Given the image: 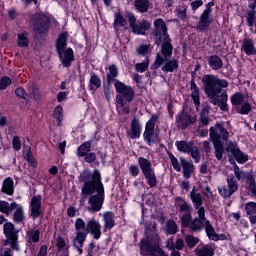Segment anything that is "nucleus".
Here are the masks:
<instances>
[{
	"label": "nucleus",
	"instance_id": "obj_23",
	"mask_svg": "<svg viewBox=\"0 0 256 256\" xmlns=\"http://www.w3.org/2000/svg\"><path fill=\"white\" fill-rule=\"evenodd\" d=\"M134 7L138 13H148L151 9V0H135Z\"/></svg>",
	"mask_w": 256,
	"mask_h": 256
},
{
	"label": "nucleus",
	"instance_id": "obj_1",
	"mask_svg": "<svg viewBox=\"0 0 256 256\" xmlns=\"http://www.w3.org/2000/svg\"><path fill=\"white\" fill-rule=\"evenodd\" d=\"M80 183H84L80 193V205H85L88 198V211L97 213L103 209L105 201V186L101 182V172L84 170L78 177Z\"/></svg>",
	"mask_w": 256,
	"mask_h": 256
},
{
	"label": "nucleus",
	"instance_id": "obj_14",
	"mask_svg": "<svg viewBox=\"0 0 256 256\" xmlns=\"http://www.w3.org/2000/svg\"><path fill=\"white\" fill-rule=\"evenodd\" d=\"M141 131H143V126H141L139 118L134 117L131 120L130 129L126 132L128 139H139L141 137Z\"/></svg>",
	"mask_w": 256,
	"mask_h": 256
},
{
	"label": "nucleus",
	"instance_id": "obj_52",
	"mask_svg": "<svg viewBox=\"0 0 256 256\" xmlns=\"http://www.w3.org/2000/svg\"><path fill=\"white\" fill-rule=\"evenodd\" d=\"M247 215H256V203L248 202L245 206Z\"/></svg>",
	"mask_w": 256,
	"mask_h": 256
},
{
	"label": "nucleus",
	"instance_id": "obj_56",
	"mask_svg": "<svg viewBox=\"0 0 256 256\" xmlns=\"http://www.w3.org/2000/svg\"><path fill=\"white\" fill-rule=\"evenodd\" d=\"M18 45L19 47H29V39L26 38L25 34L18 35Z\"/></svg>",
	"mask_w": 256,
	"mask_h": 256
},
{
	"label": "nucleus",
	"instance_id": "obj_7",
	"mask_svg": "<svg viewBox=\"0 0 256 256\" xmlns=\"http://www.w3.org/2000/svg\"><path fill=\"white\" fill-rule=\"evenodd\" d=\"M49 17L43 13L32 15L30 19V29L37 35H45L49 31Z\"/></svg>",
	"mask_w": 256,
	"mask_h": 256
},
{
	"label": "nucleus",
	"instance_id": "obj_38",
	"mask_svg": "<svg viewBox=\"0 0 256 256\" xmlns=\"http://www.w3.org/2000/svg\"><path fill=\"white\" fill-rule=\"evenodd\" d=\"M91 151V141H86L78 147L77 155L79 157H85Z\"/></svg>",
	"mask_w": 256,
	"mask_h": 256
},
{
	"label": "nucleus",
	"instance_id": "obj_53",
	"mask_svg": "<svg viewBox=\"0 0 256 256\" xmlns=\"http://www.w3.org/2000/svg\"><path fill=\"white\" fill-rule=\"evenodd\" d=\"M39 235H41L39 230H32L28 232V237L33 241V243H39Z\"/></svg>",
	"mask_w": 256,
	"mask_h": 256
},
{
	"label": "nucleus",
	"instance_id": "obj_28",
	"mask_svg": "<svg viewBox=\"0 0 256 256\" xmlns=\"http://www.w3.org/2000/svg\"><path fill=\"white\" fill-rule=\"evenodd\" d=\"M116 103L118 105V111H121L123 115H129V113H131V108L129 107V104L127 103V101L121 98V95H116Z\"/></svg>",
	"mask_w": 256,
	"mask_h": 256
},
{
	"label": "nucleus",
	"instance_id": "obj_9",
	"mask_svg": "<svg viewBox=\"0 0 256 256\" xmlns=\"http://www.w3.org/2000/svg\"><path fill=\"white\" fill-rule=\"evenodd\" d=\"M157 121H159V117L157 115H153L145 125L143 139L149 147H151L153 143H157L159 141V134L155 132V125L157 124Z\"/></svg>",
	"mask_w": 256,
	"mask_h": 256
},
{
	"label": "nucleus",
	"instance_id": "obj_59",
	"mask_svg": "<svg viewBox=\"0 0 256 256\" xmlns=\"http://www.w3.org/2000/svg\"><path fill=\"white\" fill-rule=\"evenodd\" d=\"M250 111H251V104H249V102L242 104L240 109V113L242 115H248Z\"/></svg>",
	"mask_w": 256,
	"mask_h": 256
},
{
	"label": "nucleus",
	"instance_id": "obj_46",
	"mask_svg": "<svg viewBox=\"0 0 256 256\" xmlns=\"http://www.w3.org/2000/svg\"><path fill=\"white\" fill-rule=\"evenodd\" d=\"M185 241H186L188 247L190 249H193V247H195V245H197V243H199V238H196L193 235H187L185 237Z\"/></svg>",
	"mask_w": 256,
	"mask_h": 256
},
{
	"label": "nucleus",
	"instance_id": "obj_36",
	"mask_svg": "<svg viewBox=\"0 0 256 256\" xmlns=\"http://www.w3.org/2000/svg\"><path fill=\"white\" fill-rule=\"evenodd\" d=\"M197 256H213L215 255V249L210 245L203 246L201 248H197L195 250Z\"/></svg>",
	"mask_w": 256,
	"mask_h": 256
},
{
	"label": "nucleus",
	"instance_id": "obj_22",
	"mask_svg": "<svg viewBox=\"0 0 256 256\" xmlns=\"http://www.w3.org/2000/svg\"><path fill=\"white\" fill-rule=\"evenodd\" d=\"M1 192L9 196L15 193V182L13 181V178L7 177L6 179H4Z\"/></svg>",
	"mask_w": 256,
	"mask_h": 256
},
{
	"label": "nucleus",
	"instance_id": "obj_35",
	"mask_svg": "<svg viewBox=\"0 0 256 256\" xmlns=\"http://www.w3.org/2000/svg\"><path fill=\"white\" fill-rule=\"evenodd\" d=\"M205 231L211 241H219V236H217V233H215V228H213V225H211L209 220L205 221Z\"/></svg>",
	"mask_w": 256,
	"mask_h": 256
},
{
	"label": "nucleus",
	"instance_id": "obj_40",
	"mask_svg": "<svg viewBox=\"0 0 256 256\" xmlns=\"http://www.w3.org/2000/svg\"><path fill=\"white\" fill-rule=\"evenodd\" d=\"M230 101L232 105L239 107V105H242L243 101H245V95H243L241 92H236L231 96Z\"/></svg>",
	"mask_w": 256,
	"mask_h": 256
},
{
	"label": "nucleus",
	"instance_id": "obj_61",
	"mask_svg": "<svg viewBox=\"0 0 256 256\" xmlns=\"http://www.w3.org/2000/svg\"><path fill=\"white\" fill-rule=\"evenodd\" d=\"M16 97H19L20 99H27V92H25V89L23 88H17L15 90Z\"/></svg>",
	"mask_w": 256,
	"mask_h": 256
},
{
	"label": "nucleus",
	"instance_id": "obj_55",
	"mask_svg": "<svg viewBox=\"0 0 256 256\" xmlns=\"http://www.w3.org/2000/svg\"><path fill=\"white\" fill-rule=\"evenodd\" d=\"M192 210L193 207H191V205H189V203H187L185 200H183V202L179 204V211H181L182 213H191Z\"/></svg>",
	"mask_w": 256,
	"mask_h": 256
},
{
	"label": "nucleus",
	"instance_id": "obj_16",
	"mask_svg": "<svg viewBox=\"0 0 256 256\" xmlns=\"http://www.w3.org/2000/svg\"><path fill=\"white\" fill-rule=\"evenodd\" d=\"M211 23H213V18H211V10H204L200 15V19L196 27L199 31L204 32L211 27Z\"/></svg>",
	"mask_w": 256,
	"mask_h": 256
},
{
	"label": "nucleus",
	"instance_id": "obj_49",
	"mask_svg": "<svg viewBox=\"0 0 256 256\" xmlns=\"http://www.w3.org/2000/svg\"><path fill=\"white\" fill-rule=\"evenodd\" d=\"M147 69H149V61L135 64V70L137 71V73H145Z\"/></svg>",
	"mask_w": 256,
	"mask_h": 256
},
{
	"label": "nucleus",
	"instance_id": "obj_41",
	"mask_svg": "<svg viewBox=\"0 0 256 256\" xmlns=\"http://www.w3.org/2000/svg\"><path fill=\"white\" fill-rule=\"evenodd\" d=\"M119 75V69H117L116 65H111L109 67V73L107 74V81L109 84L113 83V81H117L115 80L116 77H118Z\"/></svg>",
	"mask_w": 256,
	"mask_h": 256
},
{
	"label": "nucleus",
	"instance_id": "obj_5",
	"mask_svg": "<svg viewBox=\"0 0 256 256\" xmlns=\"http://www.w3.org/2000/svg\"><path fill=\"white\" fill-rule=\"evenodd\" d=\"M157 224H153L154 233L147 239L141 240L140 254L142 256H169L165 253V250L161 248V237L155 230Z\"/></svg>",
	"mask_w": 256,
	"mask_h": 256
},
{
	"label": "nucleus",
	"instance_id": "obj_13",
	"mask_svg": "<svg viewBox=\"0 0 256 256\" xmlns=\"http://www.w3.org/2000/svg\"><path fill=\"white\" fill-rule=\"evenodd\" d=\"M228 188L227 186H223L222 188H218L219 194L224 199H227L233 195L239 189V185L237 184V181L235 180L234 175H230L227 178Z\"/></svg>",
	"mask_w": 256,
	"mask_h": 256
},
{
	"label": "nucleus",
	"instance_id": "obj_21",
	"mask_svg": "<svg viewBox=\"0 0 256 256\" xmlns=\"http://www.w3.org/2000/svg\"><path fill=\"white\" fill-rule=\"evenodd\" d=\"M180 163L183 169V176L186 179H191V174L193 171H195V165H193L191 162H188V160L183 157H180Z\"/></svg>",
	"mask_w": 256,
	"mask_h": 256
},
{
	"label": "nucleus",
	"instance_id": "obj_19",
	"mask_svg": "<svg viewBox=\"0 0 256 256\" xmlns=\"http://www.w3.org/2000/svg\"><path fill=\"white\" fill-rule=\"evenodd\" d=\"M149 29H151V23L147 20H142L131 28L132 33H135L136 35H145Z\"/></svg>",
	"mask_w": 256,
	"mask_h": 256
},
{
	"label": "nucleus",
	"instance_id": "obj_44",
	"mask_svg": "<svg viewBox=\"0 0 256 256\" xmlns=\"http://www.w3.org/2000/svg\"><path fill=\"white\" fill-rule=\"evenodd\" d=\"M193 217L191 216V213H185L181 216L180 220H181V225L183 227H189L191 226Z\"/></svg>",
	"mask_w": 256,
	"mask_h": 256
},
{
	"label": "nucleus",
	"instance_id": "obj_29",
	"mask_svg": "<svg viewBox=\"0 0 256 256\" xmlns=\"http://www.w3.org/2000/svg\"><path fill=\"white\" fill-rule=\"evenodd\" d=\"M175 146L180 153H191V149L194 147L193 142H187L185 140L176 141Z\"/></svg>",
	"mask_w": 256,
	"mask_h": 256
},
{
	"label": "nucleus",
	"instance_id": "obj_47",
	"mask_svg": "<svg viewBox=\"0 0 256 256\" xmlns=\"http://www.w3.org/2000/svg\"><path fill=\"white\" fill-rule=\"evenodd\" d=\"M168 156L171 161L173 169H175V171H177V173H180L181 165L179 164V160H177V158L171 153H168Z\"/></svg>",
	"mask_w": 256,
	"mask_h": 256
},
{
	"label": "nucleus",
	"instance_id": "obj_20",
	"mask_svg": "<svg viewBox=\"0 0 256 256\" xmlns=\"http://www.w3.org/2000/svg\"><path fill=\"white\" fill-rule=\"evenodd\" d=\"M41 215V196H33L31 199V217L37 219Z\"/></svg>",
	"mask_w": 256,
	"mask_h": 256
},
{
	"label": "nucleus",
	"instance_id": "obj_50",
	"mask_svg": "<svg viewBox=\"0 0 256 256\" xmlns=\"http://www.w3.org/2000/svg\"><path fill=\"white\" fill-rule=\"evenodd\" d=\"M167 232L170 235H175L177 233V223H175L173 220H169L166 224Z\"/></svg>",
	"mask_w": 256,
	"mask_h": 256
},
{
	"label": "nucleus",
	"instance_id": "obj_3",
	"mask_svg": "<svg viewBox=\"0 0 256 256\" xmlns=\"http://www.w3.org/2000/svg\"><path fill=\"white\" fill-rule=\"evenodd\" d=\"M76 236L73 237V247L77 249L80 255L83 253V247L89 233L94 239H101V224L97 219L92 218L85 223L81 218H77L75 222Z\"/></svg>",
	"mask_w": 256,
	"mask_h": 256
},
{
	"label": "nucleus",
	"instance_id": "obj_42",
	"mask_svg": "<svg viewBox=\"0 0 256 256\" xmlns=\"http://www.w3.org/2000/svg\"><path fill=\"white\" fill-rule=\"evenodd\" d=\"M190 89L192 91V99L194 101V105H199V88H197V84H195V80H191Z\"/></svg>",
	"mask_w": 256,
	"mask_h": 256
},
{
	"label": "nucleus",
	"instance_id": "obj_57",
	"mask_svg": "<svg viewBox=\"0 0 256 256\" xmlns=\"http://www.w3.org/2000/svg\"><path fill=\"white\" fill-rule=\"evenodd\" d=\"M9 85H11V79L9 77H3L0 80V90L1 91L7 89V87H9Z\"/></svg>",
	"mask_w": 256,
	"mask_h": 256
},
{
	"label": "nucleus",
	"instance_id": "obj_54",
	"mask_svg": "<svg viewBox=\"0 0 256 256\" xmlns=\"http://www.w3.org/2000/svg\"><path fill=\"white\" fill-rule=\"evenodd\" d=\"M246 21L248 27H253V25H255V11L251 10L247 13Z\"/></svg>",
	"mask_w": 256,
	"mask_h": 256
},
{
	"label": "nucleus",
	"instance_id": "obj_63",
	"mask_svg": "<svg viewBox=\"0 0 256 256\" xmlns=\"http://www.w3.org/2000/svg\"><path fill=\"white\" fill-rule=\"evenodd\" d=\"M0 256H13L11 248H0Z\"/></svg>",
	"mask_w": 256,
	"mask_h": 256
},
{
	"label": "nucleus",
	"instance_id": "obj_60",
	"mask_svg": "<svg viewBox=\"0 0 256 256\" xmlns=\"http://www.w3.org/2000/svg\"><path fill=\"white\" fill-rule=\"evenodd\" d=\"M84 157L86 163H95V161L97 160V154H95L94 152L88 153Z\"/></svg>",
	"mask_w": 256,
	"mask_h": 256
},
{
	"label": "nucleus",
	"instance_id": "obj_48",
	"mask_svg": "<svg viewBox=\"0 0 256 256\" xmlns=\"http://www.w3.org/2000/svg\"><path fill=\"white\" fill-rule=\"evenodd\" d=\"M54 118L56 119L58 125H61L63 121V107L57 106L54 110Z\"/></svg>",
	"mask_w": 256,
	"mask_h": 256
},
{
	"label": "nucleus",
	"instance_id": "obj_51",
	"mask_svg": "<svg viewBox=\"0 0 256 256\" xmlns=\"http://www.w3.org/2000/svg\"><path fill=\"white\" fill-rule=\"evenodd\" d=\"M190 155L192 159H194L195 163H199V161H201V154H199V148L197 146L191 148Z\"/></svg>",
	"mask_w": 256,
	"mask_h": 256
},
{
	"label": "nucleus",
	"instance_id": "obj_62",
	"mask_svg": "<svg viewBox=\"0 0 256 256\" xmlns=\"http://www.w3.org/2000/svg\"><path fill=\"white\" fill-rule=\"evenodd\" d=\"M13 147L15 151H19L21 149V140L19 139V136H15L12 140Z\"/></svg>",
	"mask_w": 256,
	"mask_h": 256
},
{
	"label": "nucleus",
	"instance_id": "obj_2",
	"mask_svg": "<svg viewBox=\"0 0 256 256\" xmlns=\"http://www.w3.org/2000/svg\"><path fill=\"white\" fill-rule=\"evenodd\" d=\"M152 37L158 47L161 45V51L157 54L153 64L154 69H159L165 61H169L173 57V44L171 43V37L167 33V24L163 19L158 18L154 21Z\"/></svg>",
	"mask_w": 256,
	"mask_h": 256
},
{
	"label": "nucleus",
	"instance_id": "obj_30",
	"mask_svg": "<svg viewBox=\"0 0 256 256\" xmlns=\"http://www.w3.org/2000/svg\"><path fill=\"white\" fill-rule=\"evenodd\" d=\"M17 209V203L13 202L9 204L7 201L0 200V213H4V215H9L11 211H15Z\"/></svg>",
	"mask_w": 256,
	"mask_h": 256
},
{
	"label": "nucleus",
	"instance_id": "obj_4",
	"mask_svg": "<svg viewBox=\"0 0 256 256\" xmlns=\"http://www.w3.org/2000/svg\"><path fill=\"white\" fill-rule=\"evenodd\" d=\"M209 136L214 147V155L217 161H225L227 157H223L225 154V145L222 141L229 139V131H227L223 125L217 123L215 126L210 127Z\"/></svg>",
	"mask_w": 256,
	"mask_h": 256
},
{
	"label": "nucleus",
	"instance_id": "obj_58",
	"mask_svg": "<svg viewBox=\"0 0 256 256\" xmlns=\"http://www.w3.org/2000/svg\"><path fill=\"white\" fill-rule=\"evenodd\" d=\"M127 19L130 25V29L133 28L137 24V17H135V14L133 12L127 13Z\"/></svg>",
	"mask_w": 256,
	"mask_h": 256
},
{
	"label": "nucleus",
	"instance_id": "obj_45",
	"mask_svg": "<svg viewBox=\"0 0 256 256\" xmlns=\"http://www.w3.org/2000/svg\"><path fill=\"white\" fill-rule=\"evenodd\" d=\"M234 175L238 181H241V179H247V177L251 176V174L241 171L237 164L234 166Z\"/></svg>",
	"mask_w": 256,
	"mask_h": 256
},
{
	"label": "nucleus",
	"instance_id": "obj_8",
	"mask_svg": "<svg viewBox=\"0 0 256 256\" xmlns=\"http://www.w3.org/2000/svg\"><path fill=\"white\" fill-rule=\"evenodd\" d=\"M138 164L149 187H157V176L151 161L147 158L139 157Z\"/></svg>",
	"mask_w": 256,
	"mask_h": 256
},
{
	"label": "nucleus",
	"instance_id": "obj_17",
	"mask_svg": "<svg viewBox=\"0 0 256 256\" xmlns=\"http://www.w3.org/2000/svg\"><path fill=\"white\" fill-rule=\"evenodd\" d=\"M212 99L210 101V103H212V105H218V107H220L221 111H229V105H227V101H228V96L227 93H222L221 95L217 94L214 98H210Z\"/></svg>",
	"mask_w": 256,
	"mask_h": 256
},
{
	"label": "nucleus",
	"instance_id": "obj_10",
	"mask_svg": "<svg viewBox=\"0 0 256 256\" xmlns=\"http://www.w3.org/2000/svg\"><path fill=\"white\" fill-rule=\"evenodd\" d=\"M19 231L15 230V225L11 222H6L4 224V235L7 239L3 243V247H7V245H11V249L15 251H19V244L17 243L18 236L17 234Z\"/></svg>",
	"mask_w": 256,
	"mask_h": 256
},
{
	"label": "nucleus",
	"instance_id": "obj_25",
	"mask_svg": "<svg viewBox=\"0 0 256 256\" xmlns=\"http://www.w3.org/2000/svg\"><path fill=\"white\" fill-rule=\"evenodd\" d=\"M104 231L115 227V213L108 211L103 214Z\"/></svg>",
	"mask_w": 256,
	"mask_h": 256
},
{
	"label": "nucleus",
	"instance_id": "obj_39",
	"mask_svg": "<svg viewBox=\"0 0 256 256\" xmlns=\"http://www.w3.org/2000/svg\"><path fill=\"white\" fill-rule=\"evenodd\" d=\"M113 25L115 31H119V27H125L127 25V20H125L121 13H116Z\"/></svg>",
	"mask_w": 256,
	"mask_h": 256
},
{
	"label": "nucleus",
	"instance_id": "obj_15",
	"mask_svg": "<svg viewBox=\"0 0 256 256\" xmlns=\"http://www.w3.org/2000/svg\"><path fill=\"white\" fill-rule=\"evenodd\" d=\"M176 121L180 129H187L189 125L197 122V117H191V115L187 114L185 110H182L180 113H178Z\"/></svg>",
	"mask_w": 256,
	"mask_h": 256
},
{
	"label": "nucleus",
	"instance_id": "obj_18",
	"mask_svg": "<svg viewBox=\"0 0 256 256\" xmlns=\"http://www.w3.org/2000/svg\"><path fill=\"white\" fill-rule=\"evenodd\" d=\"M60 61L64 67H71V63L75 61L73 56V49L68 48L67 50H61V53H58Z\"/></svg>",
	"mask_w": 256,
	"mask_h": 256
},
{
	"label": "nucleus",
	"instance_id": "obj_34",
	"mask_svg": "<svg viewBox=\"0 0 256 256\" xmlns=\"http://www.w3.org/2000/svg\"><path fill=\"white\" fill-rule=\"evenodd\" d=\"M203 227H205V221L196 217L192 220L188 229H190L192 233H197V231H201Z\"/></svg>",
	"mask_w": 256,
	"mask_h": 256
},
{
	"label": "nucleus",
	"instance_id": "obj_31",
	"mask_svg": "<svg viewBox=\"0 0 256 256\" xmlns=\"http://www.w3.org/2000/svg\"><path fill=\"white\" fill-rule=\"evenodd\" d=\"M165 65L162 66V71L164 73H173L175 70L179 69V61L177 60H167L164 62Z\"/></svg>",
	"mask_w": 256,
	"mask_h": 256
},
{
	"label": "nucleus",
	"instance_id": "obj_64",
	"mask_svg": "<svg viewBox=\"0 0 256 256\" xmlns=\"http://www.w3.org/2000/svg\"><path fill=\"white\" fill-rule=\"evenodd\" d=\"M129 173L132 177H137L139 175V166L131 165L129 168Z\"/></svg>",
	"mask_w": 256,
	"mask_h": 256
},
{
	"label": "nucleus",
	"instance_id": "obj_6",
	"mask_svg": "<svg viewBox=\"0 0 256 256\" xmlns=\"http://www.w3.org/2000/svg\"><path fill=\"white\" fill-rule=\"evenodd\" d=\"M204 92L209 99H215L223 88L228 87L229 83L226 80L219 79L213 74H206L202 77Z\"/></svg>",
	"mask_w": 256,
	"mask_h": 256
},
{
	"label": "nucleus",
	"instance_id": "obj_33",
	"mask_svg": "<svg viewBox=\"0 0 256 256\" xmlns=\"http://www.w3.org/2000/svg\"><path fill=\"white\" fill-rule=\"evenodd\" d=\"M67 32H64L59 35L57 42H56V49L57 53L61 54V51H65V47H67Z\"/></svg>",
	"mask_w": 256,
	"mask_h": 256
},
{
	"label": "nucleus",
	"instance_id": "obj_12",
	"mask_svg": "<svg viewBox=\"0 0 256 256\" xmlns=\"http://www.w3.org/2000/svg\"><path fill=\"white\" fill-rule=\"evenodd\" d=\"M227 152L228 155H231L236 159L237 163H247L249 157L241 152L239 149V145L235 141H228L226 142V147L224 148V152Z\"/></svg>",
	"mask_w": 256,
	"mask_h": 256
},
{
	"label": "nucleus",
	"instance_id": "obj_37",
	"mask_svg": "<svg viewBox=\"0 0 256 256\" xmlns=\"http://www.w3.org/2000/svg\"><path fill=\"white\" fill-rule=\"evenodd\" d=\"M101 87V79L97 74L93 73L90 78L89 90L90 91H97Z\"/></svg>",
	"mask_w": 256,
	"mask_h": 256
},
{
	"label": "nucleus",
	"instance_id": "obj_27",
	"mask_svg": "<svg viewBox=\"0 0 256 256\" xmlns=\"http://www.w3.org/2000/svg\"><path fill=\"white\" fill-rule=\"evenodd\" d=\"M190 199L194 205V209H199V207L203 206V196H201V193L195 190V186L190 192Z\"/></svg>",
	"mask_w": 256,
	"mask_h": 256
},
{
	"label": "nucleus",
	"instance_id": "obj_11",
	"mask_svg": "<svg viewBox=\"0 0 256 256\" xmlns=\"http://www.w3.org/2000/svg\"><path fill=\"white\" fill-rule=\"evenodd\" d=\"M114 87L118 92L117 95H120L122 101H126L127 103L133 102L135 99V89L129 85H125V83L116 80Z\"/></svg>",
	"mask_w": 256,
	"mask_h": 256
},
{
	"label": "nucleus",
	"instance_id": "obj_32",
	"mask_svg": "<svg viewBox=\"0 0 256 256\" xmlns=\"http://www.w3.org/2000/svg\"><path fill=\"white\" fill-rule=\"evenodd\" d=\"M242 49L246 55H256L255 43L252 39L244 40Z\"/></svg>",
	"mask_w": 256,
	"mask_h": 256
},
{
	"label": "nucleus",
	"instance_id": "obj_26",
	"mask_svg": "<svg viewBox=\"0 0 256 256\" xmlns=\"http://www.w3.org/2000/svg\"><path fill=\"white\" fill-rule=\"evenodd\" d=\"M208 65L213 71H219L223 69V60L217 55H212L208 57Z\"/></svg>",
	"mask_w": 256,
	"mask_h": 256
},
{
	"label": "nucleus",
	"instance_id": "obj_43",
	"mask_svg": "<svg viewBox=\"0 0 256 256\" xmlns=\"http://www.w3.org/2000/svg\"><path fill=\"white\" fill-rule=\"evenodd\" d=\"M15 209L16 210L14 212L13 220L15 221V223H22V221H24L25 219V213L23 212V207L17 206V208Z\"/></svg>",
	"mask_w": 256,
	"mask_h": 256
},
{
	"label": "nucleus",
	"instance_id": "obj_24",
	"mask_svg": "<svg viewBox=\"0 0 256 256\" xmlns=\"http://www.w3.org/2000/svg\"><path fill=\"white\" fill-rule=\"evenodd\" d=\"M209 113H211V106L209 104H206L203 106L201 112H200V117L199 121L204 125V127H207L209 123H211V118H209Z\"/></svg>",
	"mask_w": 256,
	"mask_h": 256
}]
</instances>
